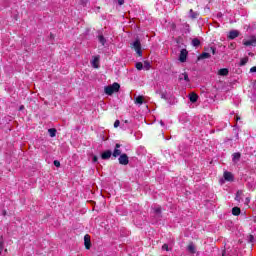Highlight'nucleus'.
I'll list each match as a JSON object with an SVG mask.
<instances>
[{"label": "nucleus", "instance_id": "1", "mask_svg": "<svg viewBox=\"0 0 256 256\" xmlns=\"http://www.w3.org/2000/svg\"><path fill=\"white\" fill-rule=\"evenodd\" d=\"M119 89H121V86L119 83L115 82L112 85L106 86L104 88V93H106V95H113V93H117Z\"/></svg>", "mask_w": 256, "mask_h": 256}, {"label": "nucleus", "instance_id": "2", "mask_svg": "<svg viewBox=\"0 0 256 256\" xmlns=\"http://www.w3.org/2000/svg\"><path fill=\"white\" fill-rule=\"evenodd\" d=\"M131 45H132V49L136 51L137 55L139 57H143V51L141 50V41L136 40Z\"/></svg>", "mask_w": 256, "mask_h": 256}, {"label": "nucleus", "instance_id": "3", "mask_svg": "<svg viewBox=\"0 0 256 256\" xmlns=\"http://www.w3.org/2000/svg\"><path fill=\"white\" fill-rule=\"evenodd\" d=\"M243 45H245L246 47H255V45H256V37L252 36L248 40L244 39L243 40Z\"/></svg>", "mask_w": 256, "mask_h": 256}, {"label": "nucleus", "instance_id": "4", "mask_svg": "<svg viewBox=\"0 0 256 256\" xmlns=\"http://www.w3.org/2000/svg\"><path fill=\"white\" fill-rule=\"evenodd\" d=\"M187 55H189V52L187 51V49H182L180 51V55H179L180 63H185V61H187Z\"/></svg>", "mask_w": 256, "mask_h": 256}, {"label": "nucleus", "instance_id": "5", "mask_svg": "<svg viewBox=\"0 0 256 256\" xmlns=\"http://www.w3.org/2000/svg\"><path fill=\"white\" fill-rule=\"evenodd\" d=\"M118 161L120 165H129V157L127 156V154L120 155Z\"/></svg>", "mask_w": 256, "mask_h": 256}, {"label": "nucleus", "instance_id": "6", "mask_svg": "<svg viewBox=\"0 0 256 256\" xmlns=\"http://www.w3.org/2000/svg\"><path fill=\"white\" fill-rule=\"evenodd\" d=\"M120 148H121V144H116L115 145V149H114V151L112 153L113 157H119V156L122 155Z\"/></svg>", "mask_w": 256, "mask_h": 256}, {"label": "nucleus", "instance_id": "7", "mask_svg": "<svg viewBox=\"0 0 256 256\" xmlns=\"http://www.w3.org/2000/svg\"><path fill=\"white\" fill-rule=\"evenodd\" d=\"M84 245L86 249H91V237L88 234L84 236Z\"/></svg>", "mask_w": 256, "mask_h": 256}, {"label": "nucleus", "instance_id": "8", "mask_svg": "<svg viewBox=\"0 0 256 256\" xmlns=\"http://www.w3.org/2000/svg\"><path fill=\"white\" fill-rule=\"evenodd\" d=\"M91 65L92 67H94V69H99V56H94L92 61H91Z\"/></svg>", "mask_w": 256, "mask_h": 256}, {"label": "nucleus", "instance_id": "9", "mask_svg": "<svg viewBox=\"0 0 256 256\" xmlns=\"http://www.w3.org/2000/svg\"><path fill=\"white\" fill-rule=\"evenodd\" d=\"M111 155H113L111 150H106L101 154V158L104 160L111 159Z\"/></svg>", "mask_w": 256, "mask_h": 256}, {"label": "nucleus", "instance_id": "10", "mask_svg": "<svg viewBox=\"0 0 256 256\" xmlns=\"http://www.w3.org/2000/svg\"><path fill=\"white\" fill-rule=\"evenodd\" d=\"M228 37L229 39H237V37H239V31L237 30L230 31Z\"/></svg>", "mask_w": 256, "mask_h": 256}, {"label": "nucleus", "instance_id": "11", "mask_svg": "<svg viewBox=\"0 0 256 256\" xmlns=\"http://www.w3.org/2000/svg\"><path fill=\"white\" fill-rule=\"evenodd\" d=\"M189 99L191 103H197V99H199V96L192 92L189 94Z\"/></svg>", "mask_w": 256, "mask_h": 256}, {"label": "nucleus", "instance_id": "12", "mask_svg": "<svg viewBox=\"0 0 256 256\" xmlns=\"http://www.w3.org/2000/svg\"><path fill=\"white\" fill-rule=\"evenodd\" d=\"M224 179L225 181H233V174L231 172H224Z\"/></svg>", "mask_w": 256, "mask_h": 256}, {"label": "nucleus", "instance_id": "13", "mask_svg": "<svg viewBox=\"0 0 256 256\" xmlns=\"http://www.w3.org/2000/svg\"><path fill=\"white\" fill-rule=\"evenodd\" d=\"M218 75H221L222 77L229 75V69H227V68L220 69L218 72Z\"/></svg>", "mask_w": 256, "mask_h": 256}, {"label": "nucleus", "instance_id": "14", "mask_svg": "<svg viewBox=\"0 0 256 256\" xmlns=\"http://www.w3.org/2000/svg\"><path fill=\"white\" fill-rule=\"evenodd\" d=\"M179 79H180V81L184 80V81H186V83H189V75H187V73L180 74Z\"/></svg>", "mask_w": 256, "mask_h": 256}, {"label": "nucleus", "instance_id": "15", "mask_svg": "<svg viewBox=\"0 0 256 256\" xmlns=\"http://www.w3.org/2000/svg\"><path fill=\"white\" fill-rule=\"evenodd\" d=\"M239 159H241V153L237 152L232 155V160L234 163H237V161H239Z\"/></svg>", "mask_w": 256, "mask_h": 256}, {"label": "nucleus", "instance_id": "16", "mask_svg": "<svg viewBox=\"0 0 256 256\" xmlns=\"http://www.w3.org/2000/svg\"><path fill=\"white\" fill-rule=\"evenodd\" d=\"M249 63V57H244L240 60L239 66L244 67V65H247Z\"/></svg>", "mask_w": 256, "mask_h": 256}, {"label": "nucleus", "instance_id": "17", "mask_svg": "<svg viewBox=\"0 0 256 256\" xmlns=\"http://www.w3.org/2000/svg\"><path fill=\"white\" fill-rule=\"evenodd\" d=\"M189 15H190L191 19H197V17H199V13L194 12L193 9H190Z\"/></svg>", "mask_w": 256, "mask_h": 256}, {"label": "nucleus", "instance_id": "18", "mask_svg": "<svg viewBox=\"0 0 256 256\" xmlns=\"http://www.w3.org/2000/svg\"><path fill=\"white\" fill-rule=\"evenodd\" d=\"M136 105H143V96H137L135 98Z\"/></svg>", "mask_w": 256, "mask_h": 256}, {"label": "nucleus", "instance_id": "19", "mask_svg": "<svg viewBox=\"0 0 256 256\" xmlns=\"http://www.w3.org/2000/svg\"><path fill=\"white\" fill-rule=\"evenodd\" d=\"M209 57H211V54L209 52H203L199 59H209Z\"/></svg>", "mask_w": 256, "mask_h": 256}, {"label": "nucleus", "instance_id": "20", "mask_svg": "<svg viewBox=\"0 0 256 256\" xmlns=\"http://www.w3.org/2000/svg\"><path fill=\"white\" fill-rule=\"evenodd\" d=\"M48 133H49L50 137H55L57 135V130L54 128H50V129H48Z\"/></svg>", "mask_w": 256, "mask_h": 256}, {"label": "nucleus", "instance_id": "21", "mask_svg": "<svg viewBox=\"0 0 256 256\" xmlns=\"http://www.w3.org/2000/svg\"><path fill=\"white\" fill-rule=\"evenodd\" d=\"M98 40H99V43H101V45H105V43H107V40L101 34L98 36Z\"/></svg>", "mask_w": 256, "mask_h": 256}, {"label": "nucleus", "instance_id": "22", "mask_svg": "<svg viewBox=\"0 0 256 256\" xmlns=\"http://www.w3.org/2000/svg\"><path fill=\"white\" fill-rule=\"evenodd\" d=\"M143 69L149 71V69H151V63L149 61H144Z\"/></svg>", "mask_w": 256, "mask_h": 256}, {"label": "nucleus", "instance_id": "23", "mask_svg": "<svg viewBox=\"0 0 256 256\" xmlns=\"http://www.w3.org/2000/svg\"><path fill=\"white\" fill-rule=\"evenodd\" d=\"M232 214L233 215H240L241 214V209L239 208V207H234L233 209H232Z\"/></svg>", "mask_w": 256, "mask_h": 256}, {"label": "nucleus", "instance_id": "24", "mask_svg": "<svg viewBox=\"0 0 256 256\" xmlns=\"http://www.w3.org/2000/svg\"><path fill=\"white\" fill-rule=\"evenodd\" d=\"M188 251H189V253H195L196 249H195V245L193 243H190L188 245Z\"/></svg>", "mask_w": 256, "mask_h": 256}, {"label": "nucleus", "instance_id": "25", "mask_svg": "<svg viewBox=\"0 0 256 256\" xmlns=\"http://www.w3.org/2000/svg\"><path fill=\"white\" fill-rule=\"evenodd\" d=\"M192 45H193V47H199V45H201V41H199V39L195 38L192 40Z\"/></svg>", "mask_w": 256, "mask_h": 256}, {"label": "nucleus", "instance_id": "26", "mask_svg": "<svg viewBox=\"0 0 256 256\" xmlns=\"http://www.w3.org/2000/svg\"><path fill=\"white\" fill-rule=\"evenodd\" d=\"M153 211L155 213V215H161V207L157 206L155 208H153Z\"/></svg>", "mask_w": 256, "mask_h": 256}, {"label": "nucleus", "instance_id": "27", "mask_svg": "<svg viewBox=\"0 0 256 256\" xmlns=\"http://www.w3.org/2000/svg\"><path fill=\"white\" fill-rule=\"evenodd\" d=\"M242 195H243V191H238L236 193V197H235L236 201H241V196Z\"/></svg>", "mask_w": 256, "mask_h": 256}, {"label": "nucleus", "instance_id": "28", "mask_svg": "<svg viewBox=\"0 0 256 256\" xmlns=\"http://www.w3.org/2000/svg\"><path fill=\"white\" fill-rule=\"evenodd\" d=\"M135 67H136V69H137L138 71H141V70L143 69V63L137 62L136 65H135Z\"/></svg>", "mask_w": 256, "mask_h": 256}, {"label": "nucleus", "instance_id": "29", "mask_svg": "<svg viewBox=\"0 0 256 256\" xmlns=\"http://www.w3.org/2000/svg\"><path fill=\"white\" fill-rule=\"evenodd\" d=\"M161 99H164L165 101H169V95L167 93H162Z\"/></svg>", "mask_w": 256, "mask_h": 256}, {"label": "nucleus", "instance_id": "30", "mask_svg": "<svg viewBox=\"0 0 256 256\" xmlns=\"http://www.w3.org/2000/svg\"><path fill=\"white\" fill-rule=\"evenodd\" d=\"M54 165L55 167H61V162H59V160H55Z\"/></svg>", "mask_w": 256, "mask_h": 256}, {"label": "nucleus", "instance_id": "31", "mask_svg": "<svg viewBox=\"0 0 256 256\" xmlns=\"http://www.w3.org/2000/svg\"><path fill=\"white\" fill-rule=\"evenodd\" d=\"M162 249H163V251H169V245L164 244V245L162 246Z\"/></svg>", "mask_w": 256, "mask_h": 256}, {"label": "nucleus", "instance_id": "32", "mask_svg": "<svg viewBox=\"0 0 256 256\" xmlns=\"http://www.w3.org/2000/svg\"><path fill=\"white\" fill-rule=\"evenodd\" d=\"M119 125H121V122L119 120H116L114 122V127L117 128V127H119Z\"/></svg>", "mask_w": 256, "mask_h": 256}, {"label": "nucleus", "instance_id": "33", "mask_svg": "<svg viewBox=\"0 0 256 256\" xmlns=\"http://www.w3.org/2000/svg\"><path fill=\"white\" fill-rule=\"evenodd\" d=\"M235 47H237V45L235 44V43H231L230 45H229V49H235Z\"/></svg>", "mask_w": 256, "mask_h": 256}, {"label": "nucleus", "instance_id": "34", "mask_svg": "<svg viewBox=\"0 0 256 256\" xmlns=\"http://www.w3.org/2000/svg\"><path fill=\"white\" fill-rule=\"evenodd\" d=\"M98 160H99V159L97 158V156H93V158H92V162H93V163H97Z\"/></svg>", "mask_w": 256, "mask_h": 256}, {"label": "nucleus", "instance_id": "35", "mask_svg": "<svg viewBox=\"0 0 256 256\" xmlns=\"http://www.w3.org/2000/svg\"><path fill=\"white\" fill-rule=\"evenodd\" d=\"M250 73H256V66H254V67H252V68L250 69Z\"/></svg>", "mask_w": 256, "mask_h": 256}, {"label": "nucleus", "instance_id": "36", "mask_svg": "<svg viewBox=\"0 0 256 256\" xmlns=\"http://www.w3.org/2000/svg\"><path fill=\"white\" fill-rule=\"evenodd\" d=\"M125 0H118V5H124Z\"/></svg>", "mask_w": 256, "mask_h": 256}, {"label": "nucleus", "instance_id": "37", "mask_svg": "<svg viewBox=\"0 0 256 256\" xmlns=\"http://www.w3.org/2000/svg\"><path fill=\"white\" fill-rule=\"evenodd\" d=\"M210 51H211L212 55H215V48L211 47Z\"/></svg>", "mask_w": 256, "mask_h": 256}, {"label": "nucleus", "instance_id": "38", "mask_svg": "<svg viewBox=\"0 0 256 256\" xmlns=\"http://www.w3.org/2000/svg\"><path fill=\"white\" fill-rule=\"evenodd\" d=\"M250 201H251V199H249V197H247L246 201H245L246 205H249Z\"/></svg>", "mask_w": 256, "mask_h": 256}, {"label": "nucleus", "instance_id": "39", "mask_svg": "<svg viewBox=\"0 0 256 256\" xmlns=\"http://www.w3.org/2000/svg\"><path fill=\"white\" fill-rule=\"evenodd\" d=\"M248 55H249L250 57H253L255 54H253V52H249Z\"/></svg>", "mask_w": 256, "mask_h": 256}, {"label": "nucleus", "instance_id": "40", "mask_svg": "<svg viewBox=\"0 0 256 256\" xmlns=\"http://www.w3.org/2000/svg\"><path fill=\"white\" fill-rule=\"evenodd\" d=\"M160 124L162 127H165V123H163V121H160Z\"/></svg>", "mask_w": 256, "mask_h": 256}, {"label": "nucleus", "instance_id": "41", "mask_svg": "<svg viewBox=\"0 0 256 256\" xmlns=\"http://www.w3.org/2000/svg\"><path fill=\"white\" fill-rule=\"evenodd\" d=\"M25 109V106H20V111H23Z\"/></svg>", "mask_w": 256, "mask_h": 256}, {"label": "nucleus", "instance_id": "42", "mask_svg": "<svg viewBox=\"0 0 256 256\" xmlns=\"http://www.w3.org/2000/svg\"><path fill=\"white\" fill-rule=\"evenodd\" d=\"M250 241L251 242L253 241V235H250Z\"/></svg>", "mask_w": 256, "mask_h": 256}, {"label": "nucleus", "instance_id": "43", "mask_svg": "<svg viewBox=\"0 0 256 256\" xmlns=\"http://www.w3.org/2000/svg\"><path fill=\"white\" fill-rule=\"evenodd\" d=\"M3 215H7V212H6V211H4V212H3Z\"/></svg>", "mask_w": 256, "mask_h": 256}, {"label": "nucleus", "instance_id": "44", "mask_svg": "<svg viewBox=\"0 0 256 256\" xmlns=\"http://www.w3.org/2000/svg\"><path fill=\"white\" fill-rule=\"evenodd\" d=\"M0 247H3V244H2V243H0Z\"/></svg>", "mask_w": 256, "mask_h": 256}, {"label": "nucleus", "instance_id": "45", "mask_svg": "<svg viewBox=\"0 0 256 256\" xmlns=\"http://www.w3.org/2000/svg\"><path fill=\"white\" fill-rule=\"evenodd\" d=\"M0 255H1V248H0Z\"/></svg>", "mask_w": 256, "mask_h": 256}, {"label": "nucleus", "instance_id": "46", "mask_svg": "<svg viewBox=\"0 0 256 256\" xmlns=\"http://www.w3.org/2000/svg\"><path fill=\"white\" fill-rule=\"evenodd\" d=\"M222 256H225V254H222Z\"/></svg>", "mask_w": 256, "mask_h": 256}]
</instances>
